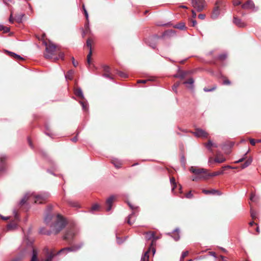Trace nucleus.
<instances>
[{
  "label": "nucleus",
  "mask_w": 261,
  "mask_h": 261,
  "mask_svg": "<svg viewBox=\"0 0 261 261\" xmlns=\"http://www.w3.org/2000/svg\"><path fill=\"white\" fill-rule=\"evenodd\" d=\"M225 161V159L224 158H223V157H222V158H216L214 160V162H217V163H223Z\"/></svg>",
  "instance_id": "c85d7f7f"
},
{
  "label": "nucleus",
  "mask_w": 261,
  "mask_h": 261,
  "mask_svg": "<svg viewBox=\"0 0 261 261\" xmlns=\"http://www.w3.org/2000/svg\"><path fill=\"white\" fill-rule=\"evenodd\" d=\"M54 256V254L50 253L49 255H48L45 261H51Z\"/></svg>",
  "instance_id": "f704fd0d"
},
{
  "label": "nucleus",
  "mask_w": 261,
  "mask_h": 261,
  "mask_svg": "<svg viewBox=\"0 0 261 261\" xmlns=\"http://www.w3.org/2000/svg\"><path fill=\"white\" fill-rule=\"evenodd\" d=\"M49 193H44L43 194L36 195L34 193H28L20 201L19 204L22 205L28 200H34L36 203H41L49 197Z\"/></svg>",
  "instance_id": "f03ea898"
},
{
  "label": "nucleus",
  "mask_w": 261,
  "mask_h": 261,
  "mask_svg": "<svg viewBox=\"0 0 261 261\" xmlns=\"http://www.w3.org/2000/svg\"><path fill=\"white\" fill-rule=\"evenodd\" d=\"M223 84L224 85H229L230 84V82L228 80H225L223 81Z\"/></svg>",
  "instance_id": "5fc2aeb1"
},
{
  "label": "nucleus",
  "mask_w": 261,
  "mask_h": 261,
  "mask_svg": "<svg viewBox=\"0 0 261 261\" xmlns=\"http://www.w3.org/2000/svg\"><path fill=\"white\" fill-rule=\"evenodd\" d=\"M14 19L12 17V14L10 15V18H9V21L11 23L13 22Z\"/></svg>",
  "instance_id": "bf43d9fd"
},
{
  "label": "nucleus",
  "mask_w": 261,
  "mask_h": 261,
  "mask_svg": "<svg viewBox=\"0 0 261 261\" xmlns=\"http://www.w3.org/2000/svg\"><path fill=\"white\" fill-rule=\"evenodd\" d=\"M178 231H179V230L178 229H176L174 230V232H177V234H175V236L173 237V238L174 239L175 241H177L178 240H179V238H180V236L178 234Z\"/></svg>",
  "instance_id": "c756f323"
},
{
  "label": "nucleus",
  "mask_w": 261,
  "mask_h": 261,
  "mask_svg": "<svg viewBox=\"0 0 261 261\" xmlns=\"http://www.w3.org/2000/svg\"><path fill=\"white\" fill-rule=\"evenodd\" d=\"M72 64L74 67H76L77 65V62H75L73 57L72 58Z\"/></svg>",
  "instance_id": "603ef678"
},
{
  "label": "nucleus",
  "mask_w": 261,
  "mask_h": 261,
  "mask_svg": "<svg viewBox=\"0 0 261 261\" xmlns=\"http://www.w3.org/2000/svg\"><path fill=\"white\" fill-rule=\"evenodd\" d=\"M16 227V225L13 224H9L7 226V228H8V230L13 229L15 228Z\"/></svg>",
  "instance_id": "4c0bfd02"
},
{
  "label": "nucleus",
  "mask_w": 261,
  "mask_h": 261,
  "mask_svg": "<svg viewBox=\"0 0 261 261\" xmlns=\"http://www.w3.org/2000/svg\"><path fill=\"white\" fill-rule=\"evenodd\" d=\"M103 77L110 79L111 80L113 79V77L111 76L110 73H105L102 75Z\"/></svg>",
  "instance_id": "58836bf2"
},
{
  "label": "nucleus",
  "mask_w": 261,
  "mask_h": 261,
  "mask_svg": "<svg viewBox=\"0 0 261 261\" xmlns=\"http://www.w3.org/2000/svg\"><path fill=\"white\" fill-rule=\"evenodd\" d=\"M215 89V88H213L212 89H208V88H204L203 90H204V91L205 92H210V91H212Z\"/></svg>",
  "instance_id": "09e8293b"
},
{
  "label": "nucleus",
  "mask_w": 261,
  "mask_h": 261,
  "mask_svg": "<svg viewBox=\"0 0 261 261\" xmlns=\"http://www.w3.org/2000/svg\"><path fill=\"white\" fill-rule=\"evenodd\" d=\"M86 45L87 46L89 47V49H92L91 47V43L90 39H88L86 41Z\"/></svg>",
  "instance_id": "37998d69"
},
{
  "label": "nucleus",
  "mask_w": 261,
  "mask_h": 261,
  "mask_svg": "<svg viewBox=\"0 0 261 261\" xmlns=\"http://www.w3.org/2000/svg\"><path fill=\"white\" fill-rule=\"evenodd\" d=\"M254 6L253 2L251 0H248L242 6V7L244 9H252L254 8Z\"/></svg>",
  "instance_id": "9d476101"
},
{
  "label": "nucleus",
  "mask_w": 261,
  "mask_h": 261,
  "mask_svg": "<svg viewBox=\"0 0 261 261\" xmlns=\"http://www.w3.org/2000/svg\"><path fill=\"white\" fill-rule=\"evenodd\" d=\"M103 69L106 73H110V68L107 65L103 66Z\"/></svg>",
  "instance_id": "2f4dec72"
},
{
  "label": "nucleus",
  "mask_w": 261,
  "mask_h": 261,
  "mask_svg": "<svg viewBox=\"0 0 261 261\" xmlns=\"http://www.w3.org/2000/svg\"><path fill=\"white\" fill-rule=\"evenodd\" d=\"M210 254L211 256L214 257L215 258H216V255L214 252H210Z\"/></svg>",
  "instance_id": "e2e57ef3"
},
{
  "label": "nucleus",
  "mask_w": 261,
  "mask_h": 261,
  "mask_svg": "<svg viewBox=\"0 0 261 261\" xmlns=\"http://www.w3.org/2000/svg\"><path fill=\"white\" fill-rule=\"evenodd\" d=\"M91 58L87 57V63L89 65H90L91 64Z\"/></svg>",
  "instance_id": "13d9d810"
},
{
  "label": "nucleus",
  "mask_w": 261,
  "mask_h": 261,
  "mask_svg": "<svg viewBox=\"0 0 261 261\" xmlns=\"http://www.w3.org/2000/svg\"><path fill=\"white\" fill-rule=\"evenodd\" d=\"M8 54L11 56V57L16 59V60H23V58L20 57L19 55H17L13 52L9 51L8 50L6 51Z\"/></svg>",
  "instance_id": "2eb2a0df"
},
{
  "label": "nucleus",
  "mask_w": 261,
  "mask_h": 261,
  "mask_svg": "<svg viewBox=\"0 0 261 261\" xmlns=\"http://www.w3.org/2000/svg\"><path fill=\"white\" fill-rule=\"evenodd\" d=\"M46 45V51L47 54L45 55L46 58L49 59L51 58L52 55L56 50V46L53 43H49L48 45L45 43Z\"/></svg>",
  "instance_id": "423d86ee"
},
{
  "label": "nucleus",
  "mask_w": 261,
  "mask_h": 261,
  "mask_svg": "<svg viewBox=\"0 0 261 261\" xmlns=\"http://www.w3.org/2000/svg\"><path fill=\"white\" fill-rule=\"evenodd\" d=\"M148 80H139L138 83H146Z\"/></svg>",
  "instance_id": "052dcab7"
},
{
  "label": "nucleus",
  "mask_w": 261,
  "mask_h": 261,
  "mask_svg": "<svg viewBox=\"0 0 261 261\" xmlns=\"http://www.w3.org/2000/svg\"><path fill=\"white\" fill-rule=\"evenodd\" d=\"M73 232L72 230H69L64 236V239L68 240L72 238L73 236Z\"/></svg>",
  "instance_id": "6ab92c4d"
},
{
  "label": "nucleus",
  "mask_w": 261,
  "mask_h": 261,
  "mask_svg": "<svg viewBox=\"0 0 261 261\" xmlns=\"http://www.w3.org/2000/svg\"><path fill=\"white\" fill-rule=\"evenodd\" d=\"M99 208V205L97 204H95L93 205L91 208V210L93 211H95L98 210Z\"/></svg>",
  "instance_id": "ea45409f"
},
{
  "label": "nucleus",
  "mask_w": 261,
  "mask_h": 261,
  "mask_svg": "<svg viewBox=\"0 0 261 261\" xmlns=\"http://www.w3.org/2000/svg\"><path fill=\"white\" fill-rule=\"evenodd\" d=\"M220 9L219 7L216 6L214 8L211 14V17L213 19H217L220 15Z\"/></svg>",
  "instance_id": "9b49d317"
},
{
  "label": "nucleus",
  "mask_w": 261,
  "mask_h": 261,
  "mask_svg": "<svg viewBox=\"0 0 261 261\" xmlns=\"http://www.w3.org/2000/svg\"><path fill=\"white\" fill-rule=\"evenodd\" d=\"M177 28L180 30H183L185 28V25L184 23H180Z\"/></svg>",
  "instance_id": "a18cd8bd"
},
{
  "label": "nucleus",
  "mask_w": 261,
  "mask_h": 261,
  "mask_svg": "<svg viewBox=\"0 0 261 261\" xmlns=\"http://www.w3.org/2000/svg\"><path fill=\"white\" fill-rule=\"evenodd\" d=\"M134 214V213L133 212L130 215H129L128 217V219H127V223H128L130 225H131L133 223V222H131L130 219L132 218Z\"/></svg>",
  "instance_id": "72a5a7b5"
},
{
  "label": "nucleus",
  "mask_w": 261,
  "mask_h": 261,
  "mask_svg": "<svg viewBox=\"0 0 261 261\" xmlns=\"http://www.w3.org/2000/svg\"><path fill=\"white\" fill-rule=\"evenodd\" d=\"M149 250L146 251L144 255L142 256L141 261H148L149 259V255H148Z\"/></svg>",
  "instance_id": "393cba45"
},
{
  "label": "nucleus",
  "mask_w": 261,
  "mask_h": 261,
  "mask_svg": "<svg viewBox=\"0 0 261 261\" xmlns=\"http://www.w3.org/2000/svg\"><path fill=\"white\" fill-rule=\"evenodd\" d=\"M241 3L240 1H236V2H234L233 5L235 6H238V5H240Z\"/></svg>",
  "instance_id": "69168bd1"
},
{
  "label": "nucleus",
  "mask_w": 261,
  "mask_h": 261,
  "mask_svg": "<svg viewBox=\"0 0 261 261\" xmlns=\"http://www.w3.org/2000/svg\"><path fill=\"white\" fill-rule=\"evenodd\" d=\"M186 197L187 198H191L193 197V194H192L191 192L190 191L186 194Z\"/></svg>",
  "instance_id": "c03bdc74"
},
{
  "label": "nucleus",
  "mask_w": 261,
  "mask_h": 261,
  "mask_svg": "<svg viewBox=\"0 0 261 261\" xmlns=\"http://www.w3.org/2000/svg\"><path fill=\"white\" fill-rule=\"evenodd\" d=\"M250 142L252 145H255L256 141H255L254 139H251L250 140Z\"/></svg>",
  "instance_id": "864d4df0"
},
{
  "label": "nucleus",
  "mask_w": 261,
  "mask_h": 261,
  "mask_svg": "<svg viewBox=\"0 0 261 261\" xmlns=\"http://www.w3.org/2000/svg\"><path fill=\"white\" fill-rule=\"evenodd\" d=\"M170 183L172 186V191H173L176 187V182L174 177L170 178Z\"/></svg>",
  "instance_id": "bb28decb"
},
{
  "label": "nucleus",
  "mask_w": 261,
  "mask_h": 261,
  "mask_svg": "<svg viewBox=\"0 0 261 261\" xmlns=\"http://www.w3.org/2000/svg\"><path fill=\"white\" fill-rule=\"evenodd\" d=\"M84 14H85L86 19L87 20V23L85 24V28L87 29L89 27V21H88V12L86 10H85Z\"/></svg>",
  "instance_id": "7c9ffc66"
},
{
  "label": "nucleus",
  "mask_w": 261,
  "mask_h": 261,
  "mask_svg": "<svg viewBox=\"0 0 261 261\" xmlns=\"http://www.w3.org/2000/svg\"><path fill=\"white\" fill-rule=\"evenodd\" d=\"M233 22L236 25L240 28H244L246 25V23L244 22H243L241 19L238 18L237 17H233Z\"/></svg>",
  "instance_id": "1a4fd4ad"
},
{
  "label": "nucleus",
  "mask_w": 261,
  "mask_h": 261,
  "mask_svg": "<svg viewBox=\"0 0 261 261\" xmlns=\"http://www.w3.org/2000/svg\"><path fill=\"white\" fill-rule=\"evenodd\" d=\"M83 244L82 243H81L77 245H73L70 247H66V248H63V249H61L58 252V254H59L64 252H72V251H73V252L76 251L78 250H79L80 249H81L82 248V247L83 246Z\"/></svg>",
  "instance_id": "20e7f679"
},
{
  "label": "nucleus",
  "mask_w": 261,
  "mask_h": 261,
  "mask_svg": "<svg viewBox=\"0 0 261 261\" xmlns=\"http://www.w3.org/2000/svg\"><path fill=\"white\" fill-rule=\"evenodd\" d=\"M71 140H72V141L74 142H76V141H77V136H75V137H74V138H73L71 139Z\"/></svg>",
  "instance_id": "338daca9"
},
{
  "label": "nucleus",
  "mask_w": 261,
  "mask_h": 261,
  "mask_svg": "<svg viewBox=\"0 0 261 261\" xmlns=\"http://www.w3.org/2000/svg\"><path fill=\"white\" fill-rule=\"evenodd\" d=\"M191 133L197 138H206L208 136V134L206 131L199 128H196L195 132Z\"/></svg>",
  "instance_id": "0eeeda50"
},
{
  "label": "nucleus",
  "mask_w": 261,
  "mask_h": 261,
  "mask_svg": "<svg viewBox=\"0 0 261 261\" xmlns=\"http://www.w3.org/2000/svg\"><path fill=\"white\" fill-rule=\"evenodd\" d=\"M0 217L4 220H7L9 219V217H4L2 215H0Z\"/></svg>",
  "instance_id": "4d7b16f0"
},
{
  "label": "nucleus",
  "mask_w": 261,
  "mask_h": 261,
  "mask_svg": "<svg viewBox=\"0 0 261 261\" xmlns=\"http://www.w3.org/2000/svg\"><path fill=\"white\" fill-rule=\"evenodd\" d=\"M191 22L192 23L193 27H195L197 24V22L195 20H192Z\"/></svg>",
  "instance_id": "0e129e2a"
},
{
  "label": "nucleus",
  "mask_w": 261,
  "mask_h": 261,
  "mask_svg": "<svg viewBox=\"0 0 261 261\" xmlns=\"http://www.w3.org/2000/svg\"><path fill=\"white\" fill-rule=\"evenodd\" d=\"M192 6L195 8L197 11H201L204 7V0H190Z\"/></svg>",
  "instance_id": "39448f33"
},
{
  "label": "nucleus",
  "mask_w": 261,
  "mask_h": 261,
  "mask_svg": "<svg viewBox=\"0 0 261 261\" xmlns=\"http://www.w3.org/2000/svg\"><path fill=\"white\" fill-rule=\"evenodd\" d=\"M74 93L77 96L81 98L82 100H85V97L81 88H77L76 89L74 90Z\"/></svg>",
  "instance_id": "4468645a"
},
{
  "label": "nucleus",
  "mask_w": 261,
  "mask_h": 261,
  "mask_svg": "<svg viewBox=\"0 0 261 261\" xmlns=\"http://www.w3.org/2000/svg\"><path fill=\"white\" fill-rule=\"evenodd\" d=\"M115 199V197L114 195L111 196L108 198L106 201L107 204V211L109 212L111 210L113 203Z\"/></svg>",
  "instance_id": "6e6552de"
},
{
  "label": "nucleus",
  "mask_w": 261,
  "mask_h": 261,
  "mask_svg": "<svg viewBox=\"0 0 261 261\" xmlns=\"http://www.w3.org/2000/svg\"><path fill=\"white\" fill-rule=\"evenodd\" d=\"M159 239V237L154 236V238H153V240L152 241V242H151V246L153 245V244L155 242L156 240Z\"/></svg>",
  "instance_id": "8fccbe9b"
},
{
  "label": "nucleus",
  "mask_w": 261,
  "mask_h": 261,
  "mask_svg": "<svg viewBox=\"0 0 261 261\" xmlns=\"http://www.w3.org/2000/svg\"><path fill=\"white\" fill-rule=\"evenodd\" d=\"M198 17L200 19H204L205 17V15L204 14H200L198 15Z\"/></svg>",
  "instance_id": "de8ad7c7"
},
{
  "label": "nucleus",
  "mask_w": 261,
  "mask_h": 261,
  "mask_svg": "<svg viewBox=\"0 0 261 261\" xmlns=\"http://www.w3.org/2000/svg\"><path fill=\"white\" fill-rule=\"evenodd\" d=\"M74 73V71L72 70H69L67 73L65 75V78L68 80H71L72 79V75Z\"/></svg>",
  "instance_id": "5701e85b"
},
{
  "label": "nucleus",
  "mask_w": 261,
  "mask_h": 261,
  "mask_svg": "<svg viewBox=\"0 0 261 261\" xmlns=\"http://www.w3.org/2000/svg\"><path fill=\"white\" fill-rule=\"evenodd\" d=\"M194 82V81L193 79L190 78L187 81H185V82H184V84L185 85L189 84V85H190V86L188 87V88H193Z\"/></svg>",
  "instance_id": "aec40b11"
},
{
  "label": "nucleus",
  "mask_w": 261,
  "mask_h": 261,
  "mask_svg": "<svg viewBox=\"0 0 261 261\" xmlns=\"http://www.w3.org/2000/svg\"><path fill=\"white\" fill-rule=\"evenodd\" d=\"M6 159V156L5 155H3L0 157V172H3L4 171V161Z\"/></svg>",
  "instance_id": "a211bd4d"
},
{
  "label": "nucleus",
  "mask_w": 261,
  "mask_h": 261,
  "mask_svg": "<svg viewBox=\"0 0 261 261\" xmlns=\"http://www.w3.org/2000/svg\"><path fill=\"white\" fill-rule=\"evenodd\" d=\"M202 192L205 194H215L216 193L218 192V191L216 190H214V189L212 190H203Z\"/></svg>",
  "instance_id": "b1692460"
},
{
  "label": "nucleus",
  "mask_w": 261,
  "mask_h": 261,
  "mask_svg": "<svg viewBox=\"0 0 261 261\" xmlns=\"http://www.w3.org/2000/svg\"><path fill=\"white\" fill-rule=\"evenodd\" d=\"M52 219H54L55 222L50 225V227L53 232L56 234L65 227L66 222L63 217L60 214H58L56 217L47 214L44 218V222L46 224H48Z\"/></svg>",
  "instance_id": "f257e3e1"
},
{
  "label": "nucleus",
  "mask_w": 261,
  "mask_h": 261,
  "mask_svg": "<svg viewBox=\"0 0 261 261\" xmlns=\"http://www.w3.org/2000/svg\"><path fill=\"white\" fill-rule=\"evenodd\" d=\"M92 54V49H89V54H88V55H87V57H88V58H91Z\"/></svg>",
  "instance_id": "6e6d98bb"
},
{
  "label": "nucleus",
  "mask_w": 261,
  "mask_h": 261,
  "mask_svg": "<svg viewBox=\"0 0 261 261\" xmlns=\"http://www.w3.org/2000/svg\"><path fill=\"white\" fill-rule=\"evenodd\" d=\"M196 176L192 177L193 181H197L198 180H206V175L205 174H200L199 175H196Z\"/></svg>",
  "instance_id": "f8f14e48"
},
{
  "label": "nucleus",
  "mask_w": 261,
  "mask_h": 261,
  "mask_svg": "<svg viewBox=\"0 0 261 261\" xmlns=\"http://www.w3.org/2000/svg\"><path fill=\"white\" fill-rule=\"evenodd\" d=\"M149 249L151 250V251L152 252L153 254L154 255L155 253V249L153 247L150 248Z\"/></svg>",
  "instance_id": "774afa93"
},
{
  "label": "nucleus",
  "mask_w": 261,
  "mask_h": 261,
  "mask_svg": "<svg viewBox=\"0 0 261 261\" xmlns=\"http://www.w3.org/2000/svg\"><path fill=\"white\" fill-rule=\"evenodd\" d=\"M24 16L23 14H20L15 16V20L17 22L20 23L21 22L23 17Z\"/></svg>",
  "instance_id": "cd10ccee"
},
{
  "label": "nucleus",
  "mask_w": 261,
  "mask_h": 261,
  "mask_svg": "<svg viewBox=\"0 0 261 261\" xmlns=\"http://www.w3.org/2000/svg\"><path fill=\"white\" fill-rule=\"evenodd\" d=\"M181 163L182 166L185 167L186 165V160L184 155L181 157Z\"/></svg>",
  "instance_id": "79ce46f5"
},
{
  "label": "nucleus",
  "mask_w": 261,
  "mask_h": 261,
  "mask_svg": "<svg viewBox=\"0 0 261 261\" xmlns=\"http://www.w3.org/2000/svg\"><path fill=\"white\" fill-rule=\"evenodd\" d=\"M154 238V233L153 232L149 231L145 233V238L147 240L151 239L153 240Z\"/></svg>",
  "instance_id": "dca6fc26"
},
{
  "label": "nucleus",
  "mask_w": 261,
  "mask_h": 261,
  "mask_svg": "<svg viewBox=\"0 0 261 261\" xmlns=\"http://www.w3.org/2000/svg\"><path fill=\"white\" fill-rule=\"evenodd\" d=\"M112 163L117 168H120L121 165V162L119 160H118L117 159H114V160H112Z\"/></svg>",
  "instance_id": "412c9836"
},
{
  "label": "nucleus",
  "mask_w": 261,
  "mask_h": 261,
  "mask_svg": "<svg viewBox=\"0 0 261 261\" xmlns=\"http://www.w3.org/2000/svg\"><path fill=\"white\" fill-rule=\"evenodd\" d=\"M190 171L195 175H199L202 173L205 174L206 175V179H208L210 177L216 176L223 174V170L221 171L214 172L212 173H208V170L205 169L197 168L193 166L190 167Z\"/></svg>",
  "instance_id": "7ed1b4c3"
},
{
  "label": "nucleus",
  "mask_w": 261,
  "mask_h": 261,
  "mask_svg": "<svg viewBox=\"0 0 261 261\" xmlns=\"http://www.w3.org/2000/svg\"><path fill=\"white\" fill-rule=\"evenodd\" d=\"M252 160L251 159L247 160L244 164L242 165V168L244 169L249 166L252 163Z\"/></svg>",
  "instance_id": "4be33fe9"
},
{
  "label": "nucleus",
  "mask_w": 261,
  "mask_h": 261,
  "mask_svg": "<svg viewBox=\"0 0 261 261\" xmlns=\"http://www.w3.org/2000/svg\"><path fill=\"white\" fill-rule=\"evenodd\" d=\"M212 146H215L216 147H217V145L214 144L212 141L211 140H209L208 141V142L205 144V147L208 149H211V148Z\"/></svg>",
  "instance_id": "a878e982"
},
{
  "label": "nucleus",
  "mask_w": 261,
  "mask_h": 261,
  "mask_svg": "<svg viewBox=\"0 0 261 261\" xmlns=\"http://www.w3.org/2000/svg\"><path fill=\"white\" fill-rule=\"evenodd\" d=\"M179 83H178L175 84L172 87L173 90L175 92H176V89H177V87L179 86Z\"/></svg>",
  "instance_id": "a19ab883"
},
{
  "label": "nucleus",
  "mask_w": 261,
  "mask_h": 261,
  "mask_svg": "<svg viewBox=\"0 0 261 261\" xmlns=\"http://www.w3.org/2000/svg\"><path fill=\"white\" fill-rule=\"evenodd\" d=\"M250 200L252 201H256L258 200V198H257L254 194H252L250 198Z\"/></svg>",
  "instance_id": "e433bc0d"
},
{
  "label": "nucleus",
  "mask_w": 261,
  "mask_h": 261,
  "mask_svg": "<svg viewBox=\"0 0 261 261\" xmlns=\"http://www.w3.org/2000/svg\"><path fill=\"white\" fill-rule=\"evenodd\" d=\"M32 256L30 261H38V251L34 247H32Z\"/></svg>",
  "instance_id": "ddd939ff"
},
{
  "label": "nucleus",
  "mask_w": 261,
  "mask_h": 261,
  "mask_svg": "<svg viewBox=\"0 0 261 261\" xmlns=\"http://www.w3.org/2000/svg\"><path fill=\"white\" fill-rule=\"evenodd\" d=\"M188 253L189 252L188 251L183 252L180 257V260L181 261L183 260L184 258L188 254Z\"/></svg>",
  "instance_id": "c9c22d12"
},
{
  "label": "nucleus",
  "mask_w": 261,
  "mask_h": 261,
  "mask_svg": "<svg viewBox=\"0 0 261 261\" xmlns=\"http://www.w3.org/2000/svg\"><path fill=\"white\" fill-rule=\"evenodd\" d=\"M192 17L193 18H196V13L194 10H192Z\"/></svg>",
  "instance_id": "680f3d73"
},
{
  "label": "nucleus",
  "mask_w": 261,
  "mask_h": 261,
  "mask_svg": "<svg viewBox=\"0 0 261 261\" xmlns=\"http://www.w3.org/2000/svg\"><path fill=\"white\" fill-rule=\"evenodd\" d=\"M251 217L254 219L256 217V213L253 212L251 209Z\"/></svg>",
  "instance_id": "49530a36"
},
{
  "label": "nucleus",
  "mask_w": 261,
  "mask_h": 261,
  "mask_svg": "<svg viewBox=\"0 0 261 261\" xmlns=\"http://www.w3.org/2000/svg\"><path fill=\"white\" fill-rule=\"evenodd\" d=\"M227 57V55L226 54H222L220 55L219 56V57L218 58L223 61V60H224Z\"/></svg>",
  "instance_id": "473e14b6"
},
{
  "label": "nucleus",
  "mask_w": 261,
  "mask_h": 261,
  "mask_svg": "<svg viewBox=\"0 0 261 261\" xmlns=\"http://www.w3.org/2000/svg\"><path fill=\"white\" fill-rule=\"evenodd\" d=\"M80 103L81 105L82 108L83 110L87 111L88 110V102L85 99L83 100L80 101Z\"/></svg>",
  "instance_id": "f3484780"
},
{
  "label": "nucleus",
  "mask_w": 261,
  "mask_h": 261,
  "mask_svg": "<svg viewBox=\"0 0 261 261\" xmlns=\"http://www.w3.org/2000/svg\"><path fill=\"white\" fill-rule=\"evenodd\" d=\"M3 31L5 32V33H7L8 32H9L10 31V29L9 28L7 27H4V29H3Z\"/></svg>",
  "instance_id": "3c124183"
}]
</instances>
